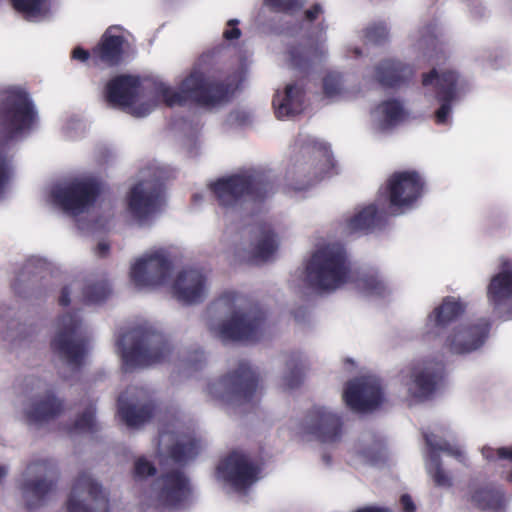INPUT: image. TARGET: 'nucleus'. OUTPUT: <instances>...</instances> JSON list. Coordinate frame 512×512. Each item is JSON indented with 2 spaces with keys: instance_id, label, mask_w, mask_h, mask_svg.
I'll list each match as a JSON object with an SVG mask.
<instances>
[{
  "instance_id": "nucleus-27",
  "label": "nucleus",
  "mask_w": 512,
  "mask_h": 512,
  "mask_svg": "<svg viewBox=\"0 0 512 512\" xmlns=\"http://www.w3.org/2000/svg\"><path fill=\"white\" fill-rule=\"evenodd\" d=\"M209 287L207 273L202 268L189 267L177 275L172 294L184 304H196L207 297Z\"/></svg>"
},
{
  "instance_id": "nucleus-55",
  "label": "nucleus",
  "mask_w": 512,
  "mask_h": 512,
  "mask_svg": "<svg viewBox=\"0 0 512 512\" xmlns=\"http://www.w3.org/2000/svg\"><path fill=\"white\" fill-rule=\"evenodd\" d=\"M401 505L405 512H414L415 506L412 502V499L408 495H403L401 497Z\"/></svg>"
},
{
  "instance_id": "nucleus-23",
  "label": "nucleus",
  "mask_w": 512,
  "mask_h": 512,
  "mask_svg": "<svg viewBox=\"0 0 512 512\" xmlns=\"http://www.w3.org/2000/svg\"><path fill=\"white\" fill-rule=\"evenodd\" d=\"M346 406L355 412H370L385 401L380 380L373 375L356 377L348 381L342 392Z\"/></svg>"
},
{
  "instance_id": "nucleus-8",
  "label": "nucleus",
  "mask_w": 512,
  "mask_h": 512,
  "mask_svg": "<svg viewBox=\"0 0 512 512\" xmlns=\"http://www.w3.org/2000/svg\"><path fill=\"white\" fill-rule=\"evenodd\" d=\"M99 182L93 175H80L50 184L43 190V200L72 216L86 213L94 204Z\"/></svg>"
},
{
  "instance_id": "nucleus-26",
  "label": "nucleus",
  "mask_w": 512,
  "mask_h": 512,
  "mask_svg": "<svg viewBox=\"0 0 512 512\" xmlns=\"http://www.w3.org/2000/svg\"><path fill=\"white\" fill-rule=\"evenodd\" d=\"M407 116L408 112L401 101H381L370 111L368 132L373 138L380 139L390 134Z\"/></svg>"
},
{
  "instance_id": "nucleus-31",
  "label": "nucleus",
  "mask_w": 512,
  "mask_h": 512,
  "mask_svg": "<svg viewBox=\"0 0 512 512\" xmlns=\"http://www.w3.org/2000/svg\"><path fill=\"white\" fill-rule=\"evenodd\" d=\"M305 103V92L302 82L291 81L283 88L276 90L273 97V107L278 119H286L299 114Z\"/></svg>"
},
{
  "instance_id": "nucleus-49",
  "label": "nucleus",
  "mask_w": 512,
  "mask_h": 512,
  "mask_svg": "<svg viewBox=\"0 0 512 512\" xmlns=\"http://www.w3.org/2000/svg\"><path fill=\"white\" fill-rule=\"evenodd\" d=\"M482 455L488 461L508 460L512 461V446L493 448L485 446L482 448Z\"/></svg>"
},
{
  "instance_id": "nucleus-32",
  "label": "nucleus",
  "mask_w": 512,
  "mask_h": 512,
  "mask_svg": "<svg viewBox=\"0 0 512 512\" xmlns=\"http://www.w3.org/2000/svg\"><path fill=\"white\" fill-rule=\"evenodd\" d=\"M354 287L363 296L372 299H386L395 290L389 277L379 269L361 271L354 281Z\"/></svg>"
},
{
  "instance_id": "nucleus-41",
  "label": "nucleus",
  "mask_w": 512,
  "mask_h": 512,
  "mask_svg": "<svg viewBox=\"0 0 512 512\" xmlns=\"http://www.w3.org/2000/svg\"><path fill=\"white\" fill-rule=\"evenodd\" d=\"M14 175L13 157L4 148H0V200Z\"/></svg>"
},
{
  "instance_id": "nucleus-29",
  "label": "nucleus",
  "mask_w": 512,
  "mask_h": 512,
  "mask_svg": "<svg viewBox=\"0 0 512 512\" xmlns=\"http://www.w3.org/2000/svg\"><path fill=\"white\" fill-rule=\"evenodd\" d=\"M132 51L125 31L119 26L109 27L93 49V56L107 65H116Z\"/></svg>"
},
{
  "instance_id": "nucleus-16",
  "label": "nucleus",
  "mask_w": 512,
  "mask_h": 512,
  "mask_svg": "<svg viewBox=\"0 0 512 512\" xmlns=\"http://www.w3.org/2000/svg\"><path fill=\"white\" fill-rule=\"evenodd\" d=\"M425 188V178L416 170L393 173L385 187L389 213L401 215L414 209L425 194Z\"/></svg>"
},
{
  "instance_id": "nucleus-39",
  "label": "nucleus",
  "mask_w": 512,
  "mask_h": 512,
  "mask_svg": "<svg viewBox=\"0 0 512 512\" xmlns=\"http://www.w3.org/2000/svg\"><path fill=\"white\" fill-rule=\"evenodd\" d=\"M306 359L301 353H292L285 362V372L283 376L284 385L293 389L298 387L305 375Z\"/></svg>"
},
{
  "instance_id": "nucleus-54",
  "label": "nucleus",
  "mask_w": 512,
  "mask_h": 512,
  "mask_svg": "<svg viewBox=\"0 0 512 512\" xmlns=\"http://www.w3.org/2000/svg\"><path fill=\"white\" fill-rule=\"evenodd\" d=\"M248 119V115L243 111H234L229 115L228 122L230 124H244Z\"/></svg>"
},
{
  "instance_id": "nucleus-34",
  "label": "nucleus",
  "mask_w": 512,
  "mask_h": 512,
  "mask_svg": "<svg viewBox=\"0 0 512 512\" xmlns=\"http://www.w3.org/2000/svg\"><path fill=\"white\" fill-rule=\"evenodd\" d=\"M467 500L476 508L490 512H502L507 505L503 490L491 484H471Z\"/></svg>"
},
{
  "instance_id": "nucleus-17",
  "label": "nucleus",
  "mask_w": 512,
  "mask_h": 512,
  "mask_svg": "<svg viewBox=\"0 0 512 512\" xmlns=\"http://www.w3.org/2000/svg\"><path fill=\"white\" fill-rule=\"evenodd\" d=\"M443 365L440 361L423 358L411 363L399 374L404 397L410 402H418L429 397L441 379Z\"/></svg>"
},
{
  "instance_id": "nucleus-40",
  "label": "nucleus",
  "mask_w": 512,
  "mask_h": 512,
  "mask_svg": "<svg viewBox=\"0 0 512 512\" xmlns=\"http://www.w3.org/2000/svg\"><path fill=\"white\" fill-rule=\"evenodd\" d=\"M323 93L332 101L345 99L349 96V89L344 77L338 72H331L323 79Z\"/></svg>"
},
{
  "instance_id": "nucleus-51",
  "label": "nucleus",
  "mask_w": 512,
  "mask_h": 512,
  "mask_svg": "<svg viewBox=\"0 0 512 512\" xmlns=\"http://www.w3.org/2000/svg\"><path fill=\"white\" fill-rule=\"evenodd\" d=\"M238 20L231 19L227 22V26L223 31V36L226 40L238 39L241 36V31L237 27Z\"/></svg>"
},
{
  "instance_id": "nucleus-22",
  "label": "nucleus",
  "mask_w": 512,
  "mask_h": 512,
  "mask_svg": "<svg viewBox=\"0 0 512 512\" xmlns=\"http://www.w3.org/2000/svg\"><path fill=\"white\" fill-rule=\"evenodd\" d=\"M257 468L249 458L238 451L224 457L215 470L216 481L228 493L235 492L245 495L247 490L257 481Z\"/></svg>"
},
{
  "instance_id": "nucleus-53",
  "label": "nucleus",
  "mask_w": 512,
  "mask_h": 512,
  "mask_svg": "<svg viewBox=\"0 0 512 512\" xmlns=\"http://www.w3.org/2000/svg\"><path fill=\"white\" fill-rule=\"evenodd\" d=\"M203 359V352L195 351L192 356H189V358L182 360L183 363L181 364L185 368H194L196 369L198 366V362H201Z\"/></svg>"
},
{
  "instance_id": "nucleus-4",
  "label": "nucleus",
  "mask_w": 512,
  "mask_h": 512,
  "mask_svg": "<svg viewBox=\"0 0 512 512\" xmlns=\"http://www.w3.org/2000/svg\"><path fill=\"white\" fill-rule=\"evenodd\" d=\"M304 281L319 293H332L351 279V264L345 245L331 237H317L304 261Z\"/></svg>"
},
{
  "instance_id": "nucleus-36",
  "label": "nucleus",
  "mask_w": 512,
  "mask_h": 512,
  "mask_svg": "<svg viewBox=\"0 0 512 512\" xmlns=\"http://www.w3.org/2000/svg\"><path fill=\"white\" fill-rule=\"evenodd\" d=\"M356 464L381 465L386 459L384 441L371 433L363 434L352 449Z\"/></svg>"
},
{
  "instance_id": "nucleus-3",
  "label": "nucleus",
  "mask_w": 512,
  "mask_h": 512,
  "mask_svg": "<svg viewBox=\"0 0 512 512\" xmlns=\"http://www.w3.org/2000/svg\"><path fill=\"white\" fill-rule=\"evenodd\" d=\"M207 326L225 343L254 341L262 334L264 316L245 296L225 291L210 306Z\"/></svg>"
},
{
  "instance_id": "nucleus-7",
  "label": "nucleus",
  "mask_w": 512,
  "mask_h": 512,
  "mask_svg": "<svg viewBox=\"0 0 512 512\" xmlns=\"http://www.w3.org/2000/svg\"><path fill=\"white\" fill-rule=\"evenodd\" d=\"M191 484L179 470L165 472L141 489L138 504L147 512H177L188 500Z\"/></svg>"
},
{
  "instance_id": "nucleus-12",
  "label": "nucleus",
  "mask_w": 512,
  "mask_h": 512,
  "mask_svg": "<svg viewBox=\"0 0 512 512\" xmlns=\"http://www.w3.org/2000/svg\"><path fill=\"white\" fill-rule=\"evenodd\" d=\"M256 388L255 373L247 363H241L235 371L210 381L206 394L220 405L234 406L250 401Z\"/></svg>"
},
{
  "instance_id": "nucleus-38",
  "label": "nucleus",
  "mask_w": 512,
  "mask_h": 512,
  "mask_svg": "<svg viewBox=\"0 0 512 512\" xmlns=\"http://www.w3.org/2000/svg\"><path fill=\"white\" fill-rule=\"evenodd\" d=\"M13 8L25 20L43 22L51 16V0H11Z\"/></svg>"
},
{
  "instance_id": "nucleus-48",
  "label": "nucleus",
  "mask_w": 512,
  "mask_h": 512,
  "mask_svg": "<svg viewBox=\"0 0 512 512\" xmlns=\"http://www.w3.org/2000/svg\"><path fill=\"white\" fill-rule=\"evenodd\" d=\"M304 4V0H266L265 5L276 11L294 13Z\"/></svg>"
},
{
  "instance_id": "nucleus-62",
  "label": "nucleus",
  "mask_w": 512,
  "mask_h": 512,
  "mask_svg": "<svg viewBox=\"0 0 512 512\" xmlns=\"http://www.w3.org/2000/svg\"><path fill=\"white\" fill-rule=\"evenodd\" d=\"M99 228H103L104 225L103 224H97Z\"/></svg>"
},
{
  "instance_id": "nucleus-46",
  "label": "nucleus",
  "mask_w": 512,
  "mask_h": 512,
  "mask_svg": "<svg viewBox=\"0 0 512 512\" xmlns=\"http://www.w3.org/2000/svg\"><path fill=\"white\" fill-rule=\"evenodd\" d=\"M364 37L368 42L380 43L388 35V28L385 23H373L366 27Z\"/></svg>"
},
{
  "instance_id": "nucleus-19",
  "label": "nucleus",
  "mask_w": 512,
  "mask_h": 512,
  "mask_svg": "<svg viewBox=\"0 0 512 512\" xmlns=\"http://www.w3.org/2000/svg\"><path fill=\"white\" fill-rule=\"evenodd\" d=\"M306 153H311L308 160L297 161L289 172L292 179L297 181L295 189H304L327 175L334 166L332 153L328 145L315 138L306 137L303 142Z\"/></svg>"
},
{
  "instance_id": "nucleus-30",
  "label": "nucleus",
  "mask_w": 512,
  "mask_h": 512,
  "mask_svg": "<svg viewBox=\"0 0 512 512\" xmlns=\"http://www.w3.org/2000/svg\"><path fill=\"white\" fill-rule=\"evenodd\" d=\"M469 303L459 296H446L427 315L425 329L428 334H437L436 329H443L466 313Z\"/></svg>"
},
{
  "instance_id": "nucleus-25",
  "label": "nucleus",
  "mask_w": 512,
  "mask_h": 512,
  "mask_svg": "<svg viewBox=\"0 0 512 512\" xmlns=\"http://www.w3.org/2000/svg\"><path fill=\"white\" fill-rule=\"evenodd\" d=\"M426 444L431 449V455L426 460V470L428 475L432 478L434 484L439 487L449 488L452 486V477L446 472L437 456L434 454L437 451H443L448 455L455 457L459 461L465 458L462 448L451 441V439L444 438L437 432L425 434Z\"/></svg>"
},
{
  "instance_id": "nucleus-14",
  "label": "nucleus",
  "mask_w": 512,
  "mask_h": 512,
  "mask_svg": "<svg viewBox=\"0 0 512 512\" xmlns=\"http://www.w3.org/2000/svg\"><path fill=\"white\" fill-rule=\"evenodd\" d=\"M43 388V382L37 378L25 380L22 395L16 400L15 408L21 412L29 424L42 425L64 411V404L52 391L38 395Z\"/></svg>"
},
{
  "instance_id": "nucleus-45",
  "label": "nucleus",
  "mask_w": 512,
  "mask_h": 512,
  "mask_svg": "<svg viewBox=\"0 0 512 512\" xmlns=\"http://www.w3.org/2000/svg\"><path fill=\"white\" fill-rule=\"evenodd\" d=\"M95 425V409L90 405L76 419L73 429L75 433H86L93 431Z\"/></svg>"
},
{
  "instance_id": "nucleus-21",
  "label": "nucleus",
  "mask_w": 512,
  "mask_h": 512,
  "mask_svg": "<svg viewBox=\"0 0 512 512\" xmlns=\"http://www.w3.org/2000/svg\"><path fill=\"white\" fill-rule=\"evenodd\" d=\"M490 327V321L484 317L460 321L447 330L443 348L452 355L474 353L485 345Z\"/></svg>"
},
{
  "instance_id": "nucleus-2",
  "label": "nucleus",
  "mask_w": 512,
  "mask_h": 512,
  "mask_svg": "<svg viewBox=\"0 0 512 512\" xmlns=\"http://www.w3.org/2000/svg\"><path fill=\"white\" fill-rule=\"evenodd\" d=\"M440 30L437 24L428 23L413 35V47L419 60L433 65L421 75V90L426 98L437 99L438 107L433 113V121L438 126L450 127L453 123V108L470 91L468 78L452 68L442 69L447 55L439 41Z\"/></svg>"
},
{
  "instance_id": "nucleus-6",
  "label": "nucleus",
  "mask_w": 512,
  "mask_h": 512,
  "mask_svg": "<svg viewBox=\"0 0 512 512\" xmlns=\"http://www.w3.org/2000/svg\"><path fill=\"white\" fill-rule=\"evenodd\" d=\"M161 174L158 168L151 176L142 171L141 179L126 193L124 215L132 226L149 228L155 223L163 204Z\"/></svg>"
},
{
  "instance_id": "nucleus-5",
  "label": "nucleus",
  "mask_w": 512,
  "mask_h": 512,
  "mask_svg": "<svg viewBox=\"0 0 512 512\" xmlns=\"http://www.w3.org/2000/svg\"><path fill=\"white\" fill-rule=\"evenodd\" d=\"M116 349L126 370L164 364L173 358L171 344L150 326L121 334Z\"/></svg>"
},
{
  "instance_id": "nucleus-15",
  "label": "nucleus",
  "mask_w": 512,
  "mask_h": 512,
  "mask_svg": "<svg viewBox=\"0 0 512 512\" xmlns=\"http://www.w3.org/2000/svg\"><path fill=\"white\" fill-rule=\"evenodd\" d=\"M172 271L169 251L163 247H153L131 263L129 278L137 289L152 290L165 285Z\"/></svg>"
},
{
  "instance_id": "nucleus-11",
  "label": "nucleus",
  "mask_w": 512,
  "mask_h": 512,
  "mask_svg": "<svg viewBox=\"0 0 512 512\" xmlns=\"http://www.w3.org/2000/svg\"><path fill=\"white\" fill-rule=\"evenodd\" d=\"M50 345L54 354L72 369L82 364L88 347L82 318L78 313L68 312L57 318Z\"/></svg>"
},
{
  "instance_id": "nucleus-37",
  "label": "nucleus",
  "mask_w": 512,
  "mask_h": 512,
  "mask_svg": "<svg viewBox=\"0 0 512 512\" xmlns=\"http://www.w3.org/2000/svg\"><path fill=\"white\" fill-rule=\"evenodd\" d=\"M414 74V69L408 64L395 59H384L375 67V78L384 86L394 87L404 83Z\"/></svg>"
},
{
  "instance_id": "nucleus-13",
  "label": "nucleus",
  "mask_w": 512,
  "mask_h": 512,
  "mask_svg": "<svg viewBox=\"0 0 512 512\" xmlns=\"http://www.w3.org/2000/svg\"><path fill=\"white\" fill-rule=\"evenodd\" d=\"M295 435L323 444H335L343 436V411L324 405H315L294 427Z\"/></svg>"
},
{
  "instance_id": "nucleus-57",
  "label": "nucleus",
  "mask_w": 512,
  "mask_h": 512,
  "mask_svg": "<svg viewBox=\"0 0 512 512\" xmlns=\"http://www.w3.org/2000/svg\"><path fill=\"white\" fill-rule=\"evenodd\" d=\"M355 512H393L392 510L385 507H365Z\"/></svg>"
},
{
  "instance_id": "nucleus-47",
  "label": "nucleus",
  "mask_w": 512,
  "mask_h": 512,
  "mask_svg": "<svg viewBox=\"0 0 512 512\" xmlns=\"http://www.w3.org/2000/svg\"><path fill=\"white\" fill-rule=\"evenodd\" d=\"M309 59L308 53L301 46H292L286 52V61L292 67L302 68Z\"/></svg>"
},
{
  "instance_id": "nucleus-50",
  "label": "nucleus",
  "mask_w": 512,
  "mask_h": 512,
  "mask_svg": "<svg viewBox=\"0 0 512 512\" xmlns=\"http://www.w3.org/2000/svg\"><path fill=\"white\" fill-rule=\"evenodd\" d=\"M82 288V284L79 281L72 282L69 286L63 288L59 302L62 306H66L71 302L70 295L75 294Z\"/></svg>"
},
{
  "instance_id": "nucleus-20",
  "label": "nucleus",
  "mask_w": 512,
  "mask_h": 512,
  "mask_svg": "<svg viewBox=\"0 0 512 512\" xmlns=\"http://www.w3.org/2000/svg\"><path fill=\"white\" fill-rule=\"evenodd\" d=\"M57 469L54 460L38 458L29 463L19 482L24 502L29 508L41 506L52 491Z\"/></svg>"
},
{
  "instance_id": "nucleus-9",
  "label": "nucleus",
  "mask_w": 512,
  "mask_h": 512,
  "mask_svg": "<svg viewBox=\"0 0 512 512\" xmlns=\"http://www.w3.org/2000/svg\"><path fill=\"white\" fill-rule=\"evenodd\" d=\"M211 190L225 214H238L269 193L251 170L220 178L211 184Z\"/></svg>"
},
{
  "instance_id": "nucleus-18",
  "label": "nucleus",
  "mask_w": 512,
  "mask_h": 512,
  "mask_svg": "<svg viewBox=\"0 0 512 512\" xmlns=\"http://www.w3.org/2000/svg\"><path fill=\"white\" fill-rule=\"evenodd\" d=\"M203 447L194 431L179 419L161 428L158 448L161 456L176 462H187L194 459Z\"/></svg>"
},
{
  "instance_id": "nucleus-24",
  "label": "nucleus",
  "mask_w": 512,
  "mask_h": 512,
  "mask_svg": "<svg viewBox=\"0 0 512 512\" xmlns=\"http://www.w3.org/2000/svg\"><path fill=\"white\" fill-rule=\"evenodd\" d=\"M485 293L493 314L512 319V264H504L490 277Z\"/></svg>"
},
{
  "instance_id": "nucleus-35",
  "label": "nucleus",
  "mask_w": 512,
  "mask_h": 512,
  "mask_svg": "<svg viewBox=\"0 0 512 512\" xmlns=\"http://www.w3.org/2000/svg\"><path fill=\"white\" fill-rule=\"evenodd\" d=\"M279 238L270 226H262L253 232L249 251L243 260L261 263L269 260L277 251Z\"/></svg>"
},
{
  "instance_id": "nucleus-1",
  "label": "nucleus",
  "mask_w": 512,
  "mask_h": 512,
  "mask_svg": "<svg viewBox=\"0 0 512 512\" xmlns=\"http://www.w3.org/2000/svg\"><path fill=\"white\" fill-rule=\"evenodd\" d=\"M237 88L212 81L199 69H193L174 87L162 79H143L121 74L111 78L104 89L107 103L134 117H145L161 104L173 108L188 102L213 109L228 101Z\"/></svg>"
},
{
  "instance_id": "nucleus-52",
  "label": "nucleus",
  "mask_w": 512,
  "mask_h": 512,
  "mask_svg": "<svg viewBox=\"0 0 512 512\" xmlns=\"http://www.w3.org/2000/svg\"><path fill=\"white\" fill-rule=\"evenodd\" d=\"M324 13V9L320 4H314L309 9L305 10L304 18L307 22H313Z\"/></svg>"
},
{
  "instance_id": "nucleus-10",
  "label": "nucleus",
  "mask_w": 512,
  "mask_h": 512,
  "mask_svg": "<svg viewBox=\"0 0 512 512\" xmlns=\"http://www.w3.org/2000/svg\"><path fill=\"white\" fill-rule=\"evenodd\" d=\"M37 112L28 93L11 87L0 104V140L9 142L25 137L33 128Z\"/></svg>"
},
{
  "instance_id": "nucleus-56",
  "label": "nucleus",
  "mask_w": 512,
  "mask_h": 512,
  "mask_svg": "<svg viewBox=\"0 0 512 512\" xmlns=\"http://www.w3.org/2000/svg\"><path fill=\"white\" fill-rule=\"evenodd\" d=\"M72 57L81 62H85L89 58V53L86 50L77 47L73 50Z\"/></svg>"
},
{
  "instance_id": "nucleus-43",
  "label": "nucleus",
  "mask_w": 512,
  "mask_h": 512,
  "mask_svg": "<svg viewBox=\"0 0 512 512\" xmlns=\"http://www.w3.org/2000/svg\"><path fill=\"white\" fill-rule=\"evenodd\" d=\"M88 130V124L85 120L78 116H69L65 119L62 131L70 140L82 138Z\"/></svg>"
},
{
  "instance_id": "nucleus-59",
  "label": "nucleus",
  "mask_w": 512,
  "mask_h": 512,
  "mask_svg": "<svg viewBox=\"0 0 512 512\" xmlns=\"http://www.w3.org/2000/svg\"><path fill=\"white\" fill-rule=\"evenodd\" d=\"M198 132H199V127L196 126L195 128H193L191 137L194 139L197 136Z\"/></svg>"
},
{
  "instance_id": "nucleus-33",
  "label": "nucleus",
  "mask_w": 512,
  "mask_h": 512,
  "mask_svg": "<svg viewBox=\"0 0 512 512\" xmlns=\"http://www.w3.org/2000/svg\"><path fill=\"white\" fill-rule=\"evenodd\" d=\"M389 213L385 203L377 200L360 209L346 220V227L349 232L366 231L371 232L383 226L385 217Z\"/></svg>"
},
{
  "instance_id": "nucleus-42",
  "label": "nucleus",
  "mask_w": 512,
  "mask_h": 512,
  "mask_svg": "<svg viewBox=\"0 0 512 512\" xmlns=\"http://www.w3.org/2000/svg\"><path fill=\"white\" fill-rule=\"evenodd\" d=\"M110 292V285L104 278L89 283L82 291V298L89 302H97L104 299Z\"/></svg>"
},
{
  "instance_id": "nucleus-60",
  "label": "nucleus",
  "mask_w": 512,
  "mask_h": 512,
  "mask_svg": "<svg viewBox=\"0 0 512 512\" xmlns=\"http://www.w3.org/2000/svg\"><path fill=\"white\" fill-rule=\"evenodd\" d=\"M353 52L355 54L356 57L360 56L361 55V50L359 48H354L353 49Z\"/></svg>"
},
{
  "instance_id": "nucleus-58",
  "label": "nucleus",
  "mask_w": 512,
  "mask_h": 512,
  "mask_svg": "<svg viewBox=\"0 0 512 512\" xmlns=\"http://www.w3.org/2000/svg\"><path fill=\"white\" fill-rule=\"evenodd\" d=\"M34 264H37L40 268H43L47 265L46 260L41 258H33L29 260V265L32 266Z\"/></svg>"
},
{
  "instance_id": "nucleus-44",
  "label": "nucleus",
  "mask_w": 512,
  "mask_h": 512,
  "mask_svg": "<svg viewBox=\"0 0 512 512\" xmlns=\"http://www.w3.org/2000/svg\"><path fill=\"white\" fill-rule=\"evenodd\" d=\"M156 467L146 457H137L133 464L132 478L134 482L140 483L146 480L148 477L155 475Z\"/></svg>"
},
{
  "instance_id": "nucleus-61",
  "label": "nucleus",
  "mask_w": 512,
  "mask_h": 512,
  "mask_svg": "<svg viewBox=\"0 0 512 512\" xmlns=\"http://www.w3.org/2000/svg\"><path fill=\"white\" fill-rule=\"evenodd\" d=\"M506 479H507V481L512 483V470L509 472V474L507 475Z\"/></svg>"
},
{
  "instance_id": "nucleus-28",
  "label": "nucleus",
  "mask_w": 512,
  "mask_h": 512,
  "mask_svg": "<svg viewBox=\"0 0 512 512\" xmlns=\"http://www.w3.org/2000/svg\"><path fill=\"white\" fill-rule=\"evenodd\" d=\"M152 411L148 394L142 388L130 387L119 396L118 414L128 427L142 425L151 417Z\"/></svg>"
}]
</instances>
